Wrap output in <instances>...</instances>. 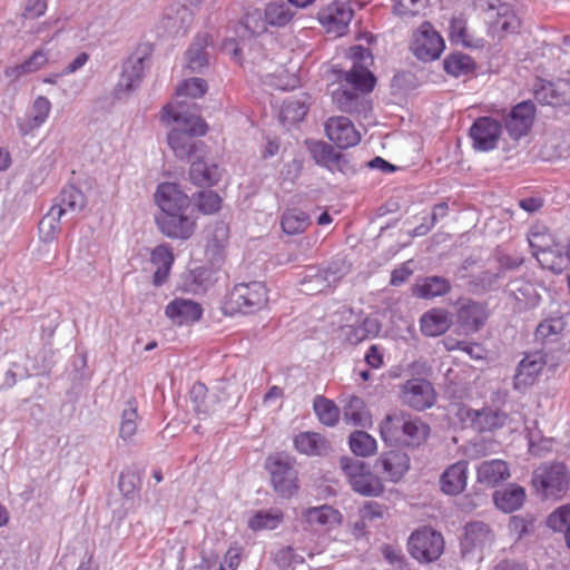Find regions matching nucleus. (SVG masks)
Instances as JSON below:
<instances>
[{
  "instance_id": "f257e3e1",
  "label": "nucleus",
  "mask_w": 570,
  "mask_h": 570,
  "mask_svg": "<svg viewBox=\"0 0 570 570\" xmlns=\"http://www.w3.org/2000/svg\"><path fill=\"white\" fill-rule=\"evenodd\" d=\"M350 57L353 67L345 73L344 80L355 91L338 88L333 91L332 99L341 111L348 114L367 112L371 110V104L364 95L371 92L376 85V78L368 69L373 65V56L368 49L354 46L350 49Z\"/></svg>"
},
{
  "instance_id": "f03ea898",
  "label": "nucleus",
  "mask_w": 570,
  "mask_h": 570,
  "mask_svg": "<svg viewBox=\"0 0 570 570\" xmlns=\"http://www.w3.org/2000/svg\"><path fill=\"white\" fill-rule=\"evenodd\" d=\"M161 120L166 124L179 122L180 127L168 135V144L175 155L180 158L189 157L196 149L194 137L204 136L208 126L200 116L185 115L183 104H168L163 108Z\"/></svg>"
},
{
  "instance_id": "7ed1b4c3",
  "label": "nucleus",
  "mask_w": 570,
  "mask_h": 570,
  "mask_svg": "<svg viewBox=\"0 0 570 570\" xmlns=\"http://www.w3.org/2000/svg\"><path fill=\"white\" fill-rule=\"evenodd\" d=\"M430 433L428 423L403 411L387 414L380 423V435L386 444L419 448L428 441Z\"/></svg>"
},
{
  "instance_id": "20e7f679",
  "label": "nucleus",
  "mask_w": 570,
  "mask_h": 570,
  "mask_svg": "<svg viewBox=\"0 0 570 570\" xmlns=\"http://www.w3.org/2000/svg\"><path fill=\"white\" fill-rule=\"evenodd\" d=\"M268 301L267 288L261 282L236 284L224 303V313L253 314L262 309Z\"/></svg>"
},
{
  "instance_id": "39448f33",
  "label": "nucleus",
  "mask_w": 570,
  "mask_h": 570,
  "mask_svg": "<svg viewBox=\"0 0 570 570\" xmlns=\"http://www.w3.org/2000/svg\"><path fill=\"white\" fill-rule=\"evenodd\" d=\"M532 484L543 497L560 499L569 489L570 473L561 462L542 464L534 470Z\"/></svg>"
},
{
  "instance_id": "423d86ee",
  "label": "nucleus",
  "mask_w": 570,
  "mask_h": 570,
  "mask_svg": "<svg viewBox=\"0 0 570 570\" xmlns=\"http://www.w3.org/2000/svg\"><path fill=\"white\" fill-rule=\"evenodd\" d=\"M444 538L441 532L424 525L411 533L407 540L410 556L420 563H431L444 552Z\"/></svg>"
},
{
  "instance_id": "0eeeda50",
  "label": "nucleus",
  "mask_w": 570,
  "mask_h": 570,
  "mask_svg": "<svg viewBox=\"0 0 570 570\" xmlns=\"http://www.w3.org/2000/svg\"><path fill=\"white\" fill-rule=\"evenodd\" d=\"M495 542L491 528L480 521L470 522L464 527L461 539V553L464 558L481 561Z\"/></svg>"
},
{
  "instance_id": "6e6552de",
  "label": "nucleus",
  "mask_w": 570,
  "mask_h": 570,
  "mask_svg": "<svg viewBox=\"0 0 570 570\" xmlns=\"http://www.w3.org/2000/svg\"><path fill=\"white\" fill-rule=\"evenodd\" d=\"M342 469L352 489L364 497H380L384 492L382 480L373 474L364 463L348 458L341 460Z\"/></svg>"
},
{
  "instance_id": "1a4fd4ad",
  "label": "nucleus",
  "mask_w": 570,
  "mask_h": 570,
  "mask_svg": "<svg viewBox=\"0 0 570 570\" xmlns=\"http://www.w3.org/2000/svg\"><path fill=\"white\" fill-rule=\"evenodd\" d=\"M193 213L194 209L190 207V209H183L181 212L157 214L155 223L164 236L171 239L187 240L197 228V217Z\"/></svg>"
},
{
  "instance_id": "9d476101",
  "label": "nucleus",
  "mask_w": 570,
  "mask_h": 570,
  "mask_svg": "<svg viewBox=\"0 0 570 570\" xmlns=\"http://www.w3.org/2000/svg\"><path fill=\"white\" fill-rule=\"evenodd\" d=\"M456 415L462 423L480 433L501 429L507 424L509 419L507 412L491 406L473 410L463 405L459 407Z\"/></svg>"
},
{
  "instance_id": "9b49d317",
  "label": "nucleus",
  "mask_w": 570,
  "mask_h": 570,
  "mask_svg": "<svg viewBox=\"0 0 570 570\" xmlns=\"http://www.w3.org/2000/svg\"><path fill=\"white\" fill-rule=\"evenodd\" d=\"M445 48L442 36L425 21L413 33L411 50L413 55L422 61H432L438 59Z\"/></svg>"
},
{
  "instance_id": "f8f14e48",
  "label": "nucleus",
  "mask_w": 570,
  "mask_h": 570,
  "mask_svg": "<svg viewBox=\"0 0 570 570\" xmlns=\"http://www.w3.org/2000/svg\"><path fill=\"white\" fill-rule=\"evenodd\" d=\"M501 135V121L488 116L476 118L469 130L473 149L482 153L495 149Z\"/></svg>"
},
{
  "instance_id": "ddd939ff",
  "label": "nucleus",
  "mask_w": 570,
  "mask_h": 570,
  "mask_svg": "<svg viewBox=\"0 0 570 570\" xmlns=\"http://www.w3.org/2000/svg\"><path fill=\"white\" fill-rule=\"evenodd\" d=\"M354 11L344 2L334 1L322 8L317 13V20L327 35L342 37L347 31Z\"/></svg>"
},
{
  "instance_id": "4468645a",
  "label": "nucleus",
  "mask_w": 570,
  "mask_h": 570,
  "mask_svg": "<svg viewBox=\"0 0 570 570\" xmlns=\"http://www.w3.org/2000/svg\"><path fill=\"white\" fill-rule=\"evenodd\" d=\"M401 397L404 404L416 411L431 407L436 401L433 385L424 379L407 380L401 387Z\"/></svg>"
},
{
  "instance_id": "2eb2a0df",
  "label": "nucleus",
  "mask_w": 570,
  "mask_h": 570,
  "mask_svg": "<svg viewBox=\"0 0 570 570\" xmlns=\"http://www.w3.org/2000/svg\"><path fill=\"white\" fill-rule=\"evenodd\" d=\"M266 466L271 473L274 490L282 497H292L298 489L297 472L289 462L279 456L267 459Z\"/></svg>"
},
{
  "instance_id": "dca6fc26",
  "label": "nucleus",
  "mask_w": 570,
  "mask_h": 570,
  "mask_svg": "<svg viewBox=\"0 0 570 570\" xmlns=\"http://www.w3.org/2000/svg\"><path fill=\"white\" fill-rule=\"evenodd\" d=\"M324 129L326 137L341 149L356 146L362 138L353 121L344 116L330 117Z\"/></svg>"
},
{
  "instance_id": "f3484780",
  "label": "nucleus",
  "mask_w": 570,
  "mask_h": 570,
  "mask_svg": "<svg viewBox=\"0 0 570 570\" xmlns=\"http://www.w3.org/2000/svg\"><path fill=\"white\" fill-rule=\"evenodd\" d=\"M154 199L159 208L158 214L181 212L183 209H190V207H193L188 195L175 183L159 184L155 191Z\"/></svg>"
},
{
  "instance_id": "a211bd4d",
  "label": "nucleus",
  "mask_w": 570,
  "mask_h": 570,
  "mask_svg": "<svg viewBox=\"0 0 570 570\" xmlns=\"http://www.w3.org/2000/svg\"><path fill=\"white\" fill-rule=\"evenodd\" d=\"M535 118V106L531 101L515 105L504 119V127L509 136L519 140L529 134Z\"/></svg>"
},
{
  "instance_id": "6ab92c4d",
  "label": "nucleus",
  "mask_w": 570,
  "mask_h": 570,
  "mask_svg": "<svg viewBox=\"0 0 570 570\" xmlns=\"http://www.w3.org/2000/svg\"><path fill=\"white\" fill-rule=\"evenodd\" d=\"M203 307L199 303L177 297L167 304L165 315L176 326H190L203 316Z\"/></svg>"
},
{
  "instance_id": "aec40b11",
  "label": "nucleus",
  "mask_w": 570,
  "mask_h": 570,
  "mask_svg": "<svg viewBox=\"0 0 570 570\" xmlns=\"http://www.w3.org/2000/svg\"><path fill=\"white\" fill-rule=\"evenodd\" d=\"M229 244V226L217 222L206 230L205 256L212 264H219L226 257Z\"/></svg>"
},
{
  "instance_id": "412c9836",
  "label": "nucleus",
  "mask_w": 570,
  "mask_h": 570,
  "mask_svg": "<svg viewBox=\"0 0 570 570\" xmlns=\"http://www.w3.org/2000/svg\"><path fill=\"white\" fill-rule=\"evenodd\" d=\"M381 332V323L373 317L365 316L354 323L341 326V335L345 343L357 345L368 338L376 337Z\"/></svg>"
},
{
  "instance_id": "4be33fe9",
  "label": "nucleus",
  "mask_w": 570,
  "mask_h": 570,
  "mask_svg": "<svg viewBox=\"0 0 570 570\" xmlns=\"http://www.w3.org/2000/svg\"><path fill=\"white\" fill-rule=\"evenodd\" d=\"M546 365L543 356L539 353L527 355L518 365L513 376V387L524 391L532 386Z\"/></svg>"
},
{
  "instance_id": "5701e85b",
  "label": "nucleus",
  "mask_w": 570,
  "mask_h": 570,
  "mask_svg": "<svg viewBox=\"0 0 570 570\" xmlns=\"http://www.w3.org/2000/svg\"><path fill=\"white\" fill-rule=\"evenodd\" d=\"M490 316L487 303L468 299L462 303L458 309V320L460 324L471 332L480 331Z\"/></svg>"
},
{
  "instance_id": "b1692460",
  "label": "nucleus",
  "mask_w": 570,
  "mask_h": 570,
  "mask_svg": "<svg viewBox=\"0 0 570 570\" xmlns=\"http://www.w3.org/2000/svg\"><path fill=\"white\" fill-rule=\"evenodd\" d=\"M376 464L387 481L399 482L410 469V458L402 451L392 450L381 454Z\"/></svg>"
},
{
  "instance_id": "393cba45",
  "label": "nucleus",
  "mask_w": 570,
  "mask_h": 570,
  "mask_svg": "<svg viewBox=\"0 0 570 570\" xmlns=\"http://www.w3.org/2000/svg\"><path fill=\"white\" fill-rule=\"evenodd\" d=\"M469 463L465 460L458 461L448 466L440 478V487L443 493L456 495L463 492L468 483Z\"/></svg>"
},
{
  "instance_id": "a878e982",
  "label": "nucleus",
  "mask_w": 570,
  "mask_h": 570,
  "mask_svg": "<svg viewBox=\"0 0 570 570\" xmlns=\"http://www.w3.org/2000/svg\"><path fill=\"white\" fill-rule=\"evenodd\" d=\"M175 255L169 244H160L150 252V263L156 267L153 275L155 286H161L169 277Z\"/></svg>"
},
{
  "instance_id": "bb28decb",
  "label": "nucleus",
  "mask_w": 570,
  "mask_h": 570,
  "mask_svg": "<svg viewBox=\"0 0 570 570\" xmlns=\"http://www.w3.org/2000/svg\"><path fill=\"white\" fill-rule=\"evenodd\" d=\"M534 98L542 105L562 106L570 104V82L559 80L546 82L534 90Z\"/></svg>"
},
{
  "instance_id": "cd10ccee",
  "label": "nucleus",
  "mask_w": 570,
  "mask_h": 570,
  "mask_svg": "<svg viewBox=\"0 0 570 570\" xmlns=\"http://www.w3.org/2000/svg\"><path fill=\"white\" fill-rule=\"evenodd\" d=\"M451 325V314L444 308H431L420 318V330L423 335L429 337L444 334Z\"/></svg>"
},
{
  "instance_id": "c85d7f7f",
  "label": "nucleus",
  "mask_w": 570,
  "mask_h": 570,
  "mask_svg": "<svg viewBox=\"0 0 570 570\" xmlns=\"http://www.w3.org/2000/svg\"><path fill=\"white\" fill-rule=\"evenodd\" d=\"M510 478V469L505 461L500 459L484 461L476 468L478 482L488 487H495Z\"/></svg>"
},
{
  "instance_id": "c756f323",
  "label": "nucleus",
  "mask_w": 570,
  "mask_h": 570,
  "mask_svg": "<svg viewBox=\"0 0 570 570\" xmlns=\"http://www.w3.org/2000/svg\"><path fill=\"white\" fill-rule=\"evenodd\" d=\"M302 517L311 527L333 528L342 522L341 512L326 504L305 509Z\"/></svg>"
},
{
  "instance_id": "7c9ffc66",
  "label": "nucleus",
  "mask_w": 570,
  "mask_h": 570,
  "mask_svg": "<svg viewBox=\"0 0 570 570\" xmlns=\"http://www.w3.org/2000/svg\"><path fill=\"white\" fill-rule=\"evenodd\" d=\"M295 449L303 454L314 456L323 455L330 450V443L320 433L301 432L294 438Z\"/></svg>"
},
{
  "instance_id": "2f4dec72",
  "label": "nucleus",
  "mask_w": 570,
  "mask_h": 570,
  "mask_svg": "<svg viewBox=\"0 0 570 570\" xmlns=\"http://www.w3.org/2000/svg\"><path fill=\"white\" fill-rule=\"evenodd\" d=\"M451 285L441 276H430L421 279L412 287V295L417 298L432 299L448 294Z\"/></svg>"
},
{
  "instance_id": "473e14b6",
  "label": "nucleus",
  "mask_w": 570,
  "mask_h": 570,
  "mask_svg": "<svg viewBox=\"0 0 570 570\" xmlns=\"http://www.w3.org/2000/svg\"><path fill=\"white\" fill-rule=\"evenodd\" d=\"M222 176V171L216 164H207L198 159L191 163L189 177L190 180L200 187H210L216 185Z\"/></svg>"
},
{
  "instance_id": "72a5a7b5",
  "label": "nucleus",
  "mask_w": 570,
  "mask_h": 570,
  "mask_svg": "<svg viewBox=\"0 0 570 570\" xmlns=\"http://www.w3.org/2000/svg\"><path fill=\"white\" fill-rule=\"evenodd\" d=\"M344 421L356 426L368 428L372 416L365 402L358 396H351L343 407Z\"/></svg>"
},
{
  "instance_id": "f704fd0d",
  "label": "nucleus",
  "mask_w": 570,
  "mask_h": 570,
  "mask_svg": "<svg viewBox=\"0 0 570 570\" xmlns=\"http://www.w3.org/2000/svg\"><path fill=\"white\" fill-rule=\"evenodd\" d=\"M493 499L498 509L504 512H513L523 505L525 491L520 485L511 484L502 491H495Z\"/></svg>"
},
{
  "instance_id": "c9c22d12",
  "label": "nucleus",
  "mask_w": 570,
  "mask_h": 570,
  "mask_svg": "<svg viewBox=\"0 0 570 570\" xmlns=\"http://www.w3.org/2000/svg\"><path fill=\"white\" fill-rule=\"evenodd\" d=\"M210 43V36L208 33L198 35L191 46L187 50V67L190 71H199L208 66V58L206 48Z\"/></svg>"
},
{
  "instance_id": "e433bc0d",
  "label": "nucleus",
  "mask_w": 570,
  "mask_h": 570,
  "mask_svg": "<svg viewBox=\"0 0 570 570\" xmlns=\"http://www.w3.org/2000/svg\"><path fill=\"white\" fill-rule=\"evenodd\" d=\"M443 67L446 73L459 78L474 75L476 63L465 53L453 52L443 60Z\"/></svg>"
},
{
  "instance_id": "4c0bfd02",
  "label": "nucleus",
  "mask_w": 570,
  "mask_h": 570,
  "mask_svg": "<svg viewBox=\"0 0 570 570\" xmlns=\"http://www.w3.org/2000/svg\"><path fill=\"white\" fill-rule=\"evenodd\" d=\"M386 507L379 502H366L360 509V521L355 522L354 524V534L364 535L366 533V528L382 520L386 513Z\"/></svg>"
},
{
  "instance_id": "58836bf2",
  "label": "nucleus",
  "mask_w": 570,
  "mask_h": 570,
  "mask_svg": "<svg viewBox=\"0 0 570 570\" xmlns=\"http://www.w3.org/2000/svg\"><path fill=\"white\" fill-rule=\"evenodd\" d=\"M311 225L307 213L298 208L286 209L281 218V226L285 234L297 235L304 233Z\"/></svg>"
},
{
  "instance_id": "ea45409f",
  "label": "nucleus",
  "mask_w": 570,
  "mask_h": 570,
  "mask_svg": "<svg viewBox=\"0 0 570 570\" xmlns=\"http://www.w3.org/2000/svg\"><path fill=\"white\" fill-rule=\"evenodd\" d=\"M528 242L535 258L538 255H542V252H548L558 245L554 236L542 225H535L531 228Z\"/></svg>"
},
{
  "instance_id": "a19ab883",
  "label": "nucleus",
  "mask_w": 570,
  "mask_h": 570,
  "mask_svg": "<svg viewBox=\"0 0 570 570\" xmlns=\"http://www.w3.org/2000/svg\"><path fill=\"white\" fill-rule=\"evenodd\" d=\"M313 159L317 165L326 167L331 170L338 167L341 155L335 151L333 146L325 141L313 142L309 147Z\"/></svg>"
},
{
  "instance_id": "79ce46f5",
  "label": "nucleus",
  "mask_w": 570,
  "mask_h": 570,
  "mask_svg": "<svg viewBox=\"0 0 570 570\" xmlns=\"http://www.w3.org/2000/svg\"><path fill=\"white\" fill-rule=\"evenodd\" d=\"M351 451L362 458L372 456L377 451L376 440L364 431H355L350 435Z\"/></svg>"
},
{
  "instance_id": "37998d69",
  "label": "nucleus",
  "mask_w": 570,
  "mask_h": 570,
  "mask_svg": "<svg viewBox=\"0 0 570 570\" xmlns=\"http://www.w3.org/2000/svg\"><path fill=\"white\" fill-rule=\"evenodd\" d=\"M281 510H264L256 512L248 521V528L253 531L274 530L283 521Z\"/></svg>"
},
{
  "instance_id": "c03bdc74",
  "label": "nucleus",
  "mask_w": 570,
  "mask_h": 570,
  "mask_svg": "<svg viewBox=\"0 0 570 570\" xmlns=\"http://www.w3.org/2000/svg\"><path fill=\"white\" fill-rule=\"evenodd\" d=\"M266 24L272 27H284L294 17L291 8L284 2H269L264 9Z\"/></svg>"
},
{
  "instance_id": "a18cd8bd",
  "label": "nucleus",
  "mask_w": 570,
  "mask_h": 570,
  "mask_svg": "<svg viewBox=\"0 0 570 570\" xmlns=\"http://www.w3.org/2000/svg\"><path fill=\"white\" fill-rule=\"evenodd\" d=\"M144 58H129L121 73L119 85L130 90L139 85L144 75Z\"/></svg>"
},
{
  "instance_id": "49530a36",
  "label": "nucleus",
  "mask_w": 570,
  "mask_h": 570,
  "mask_svg": "<svg viewBox=\"0 0 570 570\" xmlns=\"http://www.w3.org/2000/svg\"><path fill=\"white\" fill-rule=\"evenodd\" d=\"M51 109V104L46 97H38L32 106V118L27 125L19 124L22 135H27L30 130L39 128L48 118Z\"/></svg>"
},
{
  "instance_id": "de8ad7c7",
  "label": "nucleus",
  "mask_w": 570,
  "mask_h": 570,
  "mask_svg": "<svg viewBox=\"0 0 570 570\" xmlns=\"http://www.w3.org/2000/svg\"><path fill=\"white\" fill-rule=\"evenodd\" d=\"M318 420L328 426L335 425L340 420V410L335 403L322 395H317L313 404Z\"/></svg>"
},
{
  "instance_id": "09e8293b",
  "label": "nucleus",
  "mask_w": 570,
  "mask_h": 570,
  "mask_svg": "<svg viewBox=\"0 0 570 570\" xmlns=\"http://www.w3.org/2000/svg\"><path fill=\"white\" fill-rule=\"evenodd\" d=\"M308 106L301 99L285 100L281 107L279 117L283 122L295 124L307 115Z\"/></svg>"
},
{
  "instance_id": "8fccbe9b",
  "label": "nucleus",
  "mask_w": 570,
  "mask_h": 570,
  "mask_svg": "<svg viewBox=\"0 0 570 570\" xmlns=\"http://www.w3.org/2000/svg\"><path fill=\"white\" fill-rule=\"evenodd\" d=\"M240 24L253 36H259L267 31V24L264 10L258 8H248Z\"/></svg>"
},
{
  "instance_id": "3c124183",
  "label": "nucleus",
  "mask_w": 570,
  "mask_h": 570,
  "mask_svg": "<svg viewBox=\"0 0 570 570\" xmlns=\"http://www.w3.org/2000/svg\"><path fill=\"white\" fill-rule=\"evenodd\" d=\"M538 263L542 268L549 269L554 274H561L567 267V257L560 250V246L553 247L548 252H542V255H538Z\"/></svg>"
},
{
  "instance_id": "603ef678",
  "label": "nucleus",
  "mask_w": 570,
  "mask_h": 570,
  "mask_svg": "<svg viewBox=\"0 0 570 570\" xmlns=\"http://www.w3.org/2000/svg\"><path fill=\"white\" fill-rule=\"evenodd\" d=\"M449 38L451 42L465 47L474 46V38L470 35L466 20L463 17H453L450 21Z\"/></svg>"
},
{
  "instance_id": "864d4df0",
  "label": "nucleus",
  "mask_w": 570,
  "mask_h": 570,
  "mask_svg": "<svg viewBox=\"0 0 570 570\" xmlns=\"http://www.w3.org/2000/svg\"><path fill=\"white\" fill-rule=\"evenodd\" d=\"M547 527L563 537L570 531V503L563 504L552 511L547 518Z\"/></svg>"
},
{
  "instance_id": "5fc2aeb1",
  "label": "nucleus",
  "mask_w": 570,
  "mask_h": 570,
  "mask_svg": "<svg viewBox=\"0 0 570 570\" xmlns=\"http://www.w3.org/2000/svg\"><path fill=\"white\" fill-rule=\"evenodd\" d=\"M519 27L520 20L515 13L509 7L501 6L493 21V28L504 33H513Z\"/></svg>"
},
{
  "instance_id": "6e6d98bb",
  "label": "nucleus",
  "mask_w": 570,
  "mask_h": 570,
  "mask_svg": "<svg viewBox=\"0 0 570 570\" xmlns=\"http://www.w3.org/2000/svg\"><path fill=\"white\" fill-rule=\"evenodd\" d=\"M223 199L213 190L199 191L195 197V204L204 215H213L220 210Z\"/></svg>"
},
{
  "instance_id": "4d7b16f0",
  "label": "nucleus",
  "mask_w": 570,
  "mask_h": 570,
  "mask_svg": "<svg viewBox=\"0 0 570 570\" xmlns=\"http://www.w3.org/2000/svg\"><path fill=\"white\" fill-rule=\"evenodd\" d=\"M85 205V197L83 194L75 188L70 187L68 189H65L61 193V205L58 207V217H61V215L70 210L81 209Z\"/></svg>"
},
{
  "instance_id": "13d9d810",
  "label": "nucleus",
  "mask_w": 570,
  "mask_h": 570,
  "mask_svg": "<svg viewBox=\"0 0 570 570\" xmlns=\"http://www.w3.org/2000/svg\"><path fill=\"white\" fill-rule=\"evenodd\" d=\"M207 82L202 78L184 80L176 90L178 97L200 98L207 92Z\"/></svg>"
},
{
  "instance_id": "bf43d9fd",
  "label": "nucleus",
  "mask_w": 570,
  "mask_h": 570,
  "mask_svg": "<svg viewBox=\"0 0 570 570\" xmlns=\"http://www.w3.org/2000/svg\"><path fill=\"white\" fill-rule=\"evenodd\" d=\"M429 0H393L394 13L400 17H413L419 14Z\"/></svg>"
},
{
  "instance_id": "052dcab7",
  "label": "nucleus",
  "mask_w": 570,
  "mask_h": 570,
  "mask_svg": "<svg viewBox=\"0 0 570 570\" xmlns=\"http://www.w3.org/2000/svg\"><path fill=\"white\" fill-rule=\"evenodd\" d=\"M53 210L55 207H52L51 213L45 216L39 223V232L46 242L52 240L59 229L60 217H55Z\"/></svg>"
},
{
  "instance_id": "680f3d73",
  "label": "nucleus",
  "mask_w": 570,
  "mask_h": 570,
  "mask_svg": "<svg viewBox=\"0 0 570 570\" xmlns=\"http://www.w3.org/2000/svg\"><path fill=\"white\" fill-rule=\"evenodd\" d=\"M242 553V547L237 542L232 543L224 554V561L219 566V570H236L240 563Z\"/></svg>"
},
{
  "instance_id": "e2e57ef3",
  "label": "nucleus",
  "mask_w": 570,
  "mask_h": 570,
  "mask_svg": "<svg viewBox=\"0 0 570 570\" xmlns=\"http://www.w3.org/2000/svg\"><path fill=\"white\" fill-rule=\"evenodd\" d=\"M436 210H442V215H446L448 210H449V206L446 203H440V204L435 205L431 217L425 223H422L421 225H419L414 228L415 236L426 235L432 229V227L438 222Z\"/></svg>"
},
{
  "instance_id": "0e129e2a",
  "label": "nucleus",
  "mask_w": 570,
  "mask_h": 570,
  "mask_svg": "<svg viewBox=\"0 0 570 570\" xmlns=\"http://www.w3.org/2000/svg\"><path fill=\"white\" fill-rule=\"evenodd\" d=\"M364 361L371 368H381L384 365L383 347L377 344L371 345L365 352Z\"/></svg>"
},
{
  "instance_id": "69168bd1",
  "label": "nucleus",
  "mask_w": 570,
  "mask_h": 570,
  "mask_svg": "<svg viewBox=\"0 0 570 570\" xmlns=\"http://www.w3.org/2000/svg\"><path fill=\"white\" fill-rule=\"evenodd\" d=\"M206 395L207 387L205 384L197 382L193 385L190 390V397L197 412L207 413V407L205 405Z\"/></svg>"
},
{
  "instance_id": "338daca9",
  "label": "nucleus",
  "mask_w": 570,
  "mask_h": 570,
  "mask_svg": "<svg viewBox=\"0 0 570 570\" xmlns=\"http://www.w3.org/2000/svg\"><path fill=\"white\" fill-rule=\"evenodd\" d=\"M48 62V50L40 48L24 60L27 71L35 72L40 70Z\"/></svg>"
},
{
  "instance_id": "774afa93",
  "label": "nucleus",
  "mask_w": 570,
  "mask_h": 570,
  "mask_svg": "<svg viewBox=\"0 0 570 570\" xmlns=\"http://www.w3.org/2000/svg\"><path fill=\"white\" fill-rule=\"evenodd\" d=\"M139 484V480L135 473L131 472H122L119 476V490L126 497L136 492Z\"/></svg>"
}]
</instances>
